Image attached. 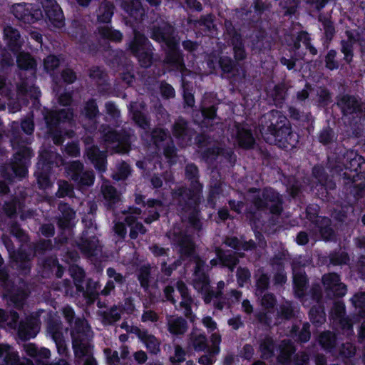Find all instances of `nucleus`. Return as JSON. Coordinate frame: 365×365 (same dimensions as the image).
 I'll return each instance as SVG.
<instances>
[{
    "label": "nucleus",
    "mask_w": 365,
    "mask_h": 365,
    "mask_svg": "<svg viewBox=\"0 0 365 365\" xmlns=\"http://www.w3.org/2000/svg\"><path fill=\"white\" fill-rule=\"evenodd\" d=\"M68 34L76 40L82 50L91 51L94 46L92 36L88 33L86 26L79 20H73L68 29Z\"/></svg>",
    "instance_id": "obj_12"
},
{
    "label": "nucleus",
    "mask_w": 365,
    "mask_h": 365,
    "mask_svg": "<svg viewBox=\"0 0 365 365\" xmlns=\"http://www.w3.org/2000/svg\"><path fill=\"white\" fill-rule=\"evenodd\" d=\"M130 113L132 115V120L135 123L145 131L150 130V120L146 114L138 108H135L132 103L130 104L128 108Z\"/></svg>",
    "instance_id": "obj_48"
},
{
    "label": "nucleus",
    "mask_w": 365,
    "mask_h": 365,
    "mask_svg": "<svg viewBox=\"0 0 365 365\" xmlns=\"http://www.w3.org/2000/svg\"><path fill=\"white\" fill-rule=\"evenodd\" d=\"M101 134L106 143L117 144V152L122 153L128 152L130 145V135L125 130H117L109 125H103Z\"/></svg>",
    "instance_id": "obj_8"
},
{
    "label": "nucleus",
    "mask_w": 365,
    "mask_h": 365,
    "mask_svg": "<svg viewBox=\"0 0 365 365\" xmlns=\"http://www.w3.org/2000/svg\"><path fill=\"white\" fill-rule=\"evenodd\" d=\"M47 21L54 27L61 29L64 26V15L56 0H42L41 2Z\"/></svg>",
    "instance_id": "obj_17"
},
{
    "label": "nucleus",
    "mask_w": 365,
    "mask_h": 365,
    "mask_svg": "<svg viewBox=\"0 0 365 365\" xmlns=\"http://www.w3.org/2000/svg\"><path fill=\"white\" fill-rule=\"evenodd\" d=\"M261 132L262 134L273 137L275 144L282 149L297 148L299 135L293 130L292 125L282 111L271 110L261 119Z\"/></svg>",
    "instance_id": "obj_2"
},
{
    "label": "nucleus",
    "mask_w": 365,
    "mask_h": 365,
    "mask_svg": "<svg viewBox=\"0 0 365 365\" xmlns=\"http://www.w3.org/2000/svg\"><path fill=\"white\" fill-rule=\"evenodd\" d=\"M58 161L63 162L59 154L49 150H44L39 153L36 168L52 171L54 167H59Z\"/></svg>",
    "instance_id": "obj_27"
},
{
    "label": "nucleus",
    "mask_w": 365,
    "mask_h": 365,
    "mask_svg": "<svg viewBox=\"0 0 365 365\" xmlns=\"http://www.w3.org/2000/svg\"><path fill=\"white\" fill-rule=\"evenodd\" d=\"M337 135L329 125L324 127L317 134V140L322 145L326 146L336 140Z\"/></svg>",
    "instance_id": "obj_61"
},
{
    "label": "nucleus",
    "mask_w": 365,
    "mask_h": 365,
    "mask_svg": "<svg viewBox=\"0 0 365 365\" xmlns=\"http://www.w3.org/2000/svg\"><path fill=\"white\" fill-rule=\"evenodd\" d=\"M205 261L201 259H198L196 261L193 273L195 277V282L203 286L209 284L210 282L209 276L205 271Z\"/></svg>",
    "instance_id": "obj_58"
},
{
    "label": "nucleus",
    "mask_w": 365,
    "mask_h": 365,
    "mask_svg": "<svg viewBox=\"0 0 365 365\" xmlns=\"http://www.w3.org/2000/svg\"><path fill=\"white\" fill-rule=\"evenodd\" d=\"M308 284L309 279L304 272H298L294 275L293 289L297 298L302 299L306 296Z\"/></svg>",
    "instance_id": "obj_39"
},
{
    "label": "nucleus",
    "mask_w": 365,
    "mask_h": 365,
    "mask_svg": "<svg viewBox=\"0 0 365 365\" xmlns=\"http://www.w3.org/2000/svg\"><path fill=\"white\" fill-rule=\"evenodd\" d=\"M73 118V110L71 108L58 110H47L43 114L48 130L58 129L61 123L71 121Z\"/></svg>",
    "instance_id": "obj_14"
},
{
    "label": "nucleus",
    "mask_w": 365,
    "mask_h": 365,
    "mask_svg": "<svg viewBox=\"0 0 365 365\" xmlns=\"http://www.w3.org/2000/svg\"><path fill=\"white\" fill-rule=\"evenodd\" d=\"M103 197L108 208L113 209L119 201L116 188L113 185H106L102 190Z\"/></svg>",
    "instance_id": "obj_60"
},
{
    "label": "nucleus",
    "mask_w": 365,
    "mask_h": 365,
    "mask_svg": "<svg viewBox=\"0 0 365 365\" xmlns=\"http://www.w3.org/2000/svg\"><path fill=\"white\" fill-rule=\"evenodd\" d=\"M187 329V322L182 317L171 318L168 322V330L173 335H182Z\"/></svg>",
    "instance_id": "obj_43"
},
{
    "label": "nucleus",
    "mask_w": 365,
    "mask_h": 365,
    "mask_svg": "<svg viewBox=\"0 0 365 365\" xmlns=\"http://www.w3.org/2000/svg\"><path fill=\"white\" fill-rule=\"evenodd\" d=\"M314 225L324 241H331L335 238V232L331 227V221L328 217L319 218Z\"/></svg>",
    "instance_id": "obj_36"
},
{
    "label": "nucleus",
    "mask_w": 365,
    "mask_h": 365,
    "mask_svg": "<svg viewBox=\"0 0 365 365\" xmlns=\"http://www.w3.org/2000/svg\"><path fill=\"white\" fill-rule=\"evenodd\" d=\"M185 178L190 182L189 187L178 186L172 190L171 195L180 210L188 213L187 222L190 226L200 231L202 227L200 219V205L203 185L200 182V170L195 163H189L185 165Z\"/></svg>",
    "instance_id": "obj_1"
},
{
    "label": "nucleus",
    "mask_w": 365,
    "mask_h": 365,
    "mask_svg": "<svg viewBox=\"0 0 365 365\" xmlns=\"http://www.w3.org/2000/svg\"><path fill=\"white\" fill-rule=\"evenodd\" d=\"M72 346L74 354L78 359L87 358L88 356H92L91 353V345L88 341V337L73 338Z\"/></svg>",
    "instance_id": "obj_38"
},
{
    "label": "nucleus",
    "mask_w": 365,
    "mask_h": 365,
    "mask_svg": "<svg viewBox=\"0 0 365 365\" xmlns=\"http://www.w3.org/2000/svg\"><path fill=\"white\" fill-rule=\"evenodd\" d=\"M67 178L79 187L91 186L94 183L95 175L92 170H84L80 160H74L65 167Z\"/></svg>",
    "instance_id": "obj_7"
},
{
    "label": "nucleus",
    "mask_w": 365,
    "mask_h": 365,
    "mask_svg": "<svg viewBox=\"0 0 365 365\" xmlns=\"http://www.w3.org/2000/svg\"><path fill=\"white\" fill-rule=\"evenodd\" d=\"M215 255L220 262V267L227 268L230 272H233L240 262L239 257H242L244 254L230 250H224L220 247L215 249Z\"/></svg>",
    "instance_id": "obj_23"
},
{
    "label": "nucleus",
    "mask_w": 365,
    "mask_h": 365,
    "mask_svg": "<svg viewBox=\"0 0 365 365\" xmlns=\"http://www.w3.org/2000/svg\"><path fill=\"white\" fill-rule=\"evenodd\" d=\"M98 242V238L94 232L90 235L88 230H84L78 240L76 241V245L83 255L92 257L96 254Z\"/></svg>",
    "instance_id": "obj_19"
},
{
    "label": "nucleus",
    "mask_w": 365,
    "mask_h": 365,
    "mask_svg": "<svg viewBox=\"0 0 365 365\" xmlns=\"http://www.w3.org/2000/svg\"><path fill=\"white\" fill-rule=\"evenodd\" d=\"M85 154L88 160L99 173H104L107 169V154L97 145H93L86 149Z\"/></svg>",
    "instance_id": "obj_22"
},
{
    "label": "nucleus",
    "mask_w": 365,
    "mask_h": 365,
    "mask_svg": "<svg viewBox=\"0 0 365 365\" xmlns=\"http://www.w3.org/2000/svg\"><path fill=\"white\" fill-rule=\"evenodd\" d=\"M10 259L12 267L15 268L19 274L27 275L31 269V255L26 250L19 248L10 252Z\"/></svg>",
    "instance_id": "obj_18"
},
{
    "label": "nucleus",
    "mask_w": 365,
    "mask_h": 365,
    "mask_svg": "<svg viewBox=\"0 0 365 365\" xmlns=\"http://www.w3.org/2000/svg\"><path fill=\"white\" fill-rule=\"evenodd\" d=\"M343 116L348 118L351 123L356 125L365 120V103L354 96L344 94L336 102Z\"/></svg>",
    "instance_id": "obj_6"
},
{
    "label": "nucleus",
    "mask_w": 365,
    "mask_h": 365,
    "mask_svg": "<svg viewBox=\"0 0 365 365\" xmlns=\"http://www.w3.org/2000/svg\"><path fill=\"white\" fill-rule=\"evenodd\" d=\"M352 306L355 308L360 318H365V291H359L350 299Z\"/></svg>",
    "instance_id": "obj_57"
},
{
    "label": "nucleus",
    "mask_w": 365,
    "mask_h": 365,
    "mask_svg": "<svg viewBox=\"0 0 365 365\" xmlns=\"http://www.w3.org/2000/svg\"><path fill=\"white\" fill-rule=\"evenodd\" d=\"M236 140L240 148L245 150L252 149L256 143L252 130L246 124L237 123Z\"/></svg>",
    "instance_id": "obj_24"
},
{
    "label": "nucleus",
    "mask_w": 365,
    "mask_h": 365,
    "mask_svg": "<svg viewBox=\"0 0 365 365\" xmlns=\"http://www.w3.org/2000/svg\"><path fill=\"white\" fill-rule=\"evenodd\" d=\"M71 336L73 338H81L88 336L89 327L83 318L78 317L73 322L72 327H71Z\"/></svg>",
    "instance_id": "obj_54"
},
{
    "label": "nucleus",
    "mask_w": 365,
    "mask_h": 365,
    "mask_svg": "<svg viewBox=\"0 0 365 365\" xmlns=\"http://www.w3.org/2000/svg\"><path fill=\"white\" fill-rule=\"evenodd\" d=\"M310 187L312 193L323 202L334 205L338 201L336 185L333 179L326 182H311Z\"/></svg>",
    "instance_id": "obj_9"
},
{
    "label": "nucleus",
    "mask_w": 365,
    "mask_h": 365,
    "mask_svg": "<svg viewBox=\"0 0 365 365\" xmlns=\"http://www.w3.org/2000/svg\"><path fill=\"white\" fill-rule=\"evenodd\" d=\"M219 150L220 147L217 145L205 148L200 153L201 159L207 164H214L220 156Z\"/></svg>",
    "instance_id": "obj_63"
},
{
    "label": "nucleus",
    "mask_w": 365,
    "mask_h": 365,
    "mask_svg": "<svg viewBox=\"0 0 365 365\" xmlns=\"http://www.w3.org/2000/svg\"><path fill=\"white\" fill-rule=\"evenodd\" d=\"M137 278L141 287L145 290L148 289L151 279V266L150 264L148 263L140 267Z\"/></svg>",
    "instance_id": "obj_59"
},
{
    "label": "nucleus",
    "mask_w": 365,
    "mask_h": 365,
    "mask_svg": "<svg viewBox=\"0 0 365 365\" xmlns=\"http://www.w3.org/2000/svg\"><path fill=\"white\" fill-rule=\"evenodd\" d=\"M47 331L53 340L63 337V324L61 320L56 318H50L47 322Z\"/></svg>",
    "instance_id": "obj_62"
},
{
    "label": "nucleus",
    "mask_w": 365,
    "mask_h": 365,
    "mask_svg": "<svg viewBox=\"0 0 365 365\" xmlns=\"http://www.w3.org/2000/svg\"><path fill=\"white\" fill-rule=\"evenodd\" d=\"M290 336L297 342L307 343L311 338L310 324L304 322L300 329L299 325L293 324L290 329Z\"/></svg>",
    "instance_id": "obj_40"
},
{
    "label": "nucleus",
    "mask_w": 365,
    "mask_h": 365,
    "mask_svg": "<svg viewBox=\"0 0 365 365\" xmlns=\"http://www.w3.org/2000/svg\"><path fill=\"white\" fill-rule=\"evenodd\" d=\"M324 55L320 54L317 61L322 64L327 71H336L340 68V61L337 58V51L334 48L327 50Z\"/></svg>",
    "instance_id": "obj_34"
},
{
    "label": "nucleus",
    "mask_w": 365,
    "mask_h": 365,
    "mask_svg": "<svg viewBox=\"0 0 365 365\" xmlns=\"http://www.w3.org/2000/svg\"><path fill=\"white\" fill-rule=\"evenodd\" d=\"M133 333L144 344L147 351L152 355H158L160 352V341L147 329L135 327Z\"/></svg>",
    "instance_id": "obj_21"
},
{
    "label": "nucleus",
    "mask_w": 365,
    "mask_h": 365,
    "mask_svg": "<svg viewBox=\"0 0 365 365\" xmlns=\"http://www.w3.org/2000/svg\"><path fill=\"white\" fill-rule=\"evenodd\" d=\"M252 202L257 210L268 212L279 216L283 212V198L276 190L271 187H264L260 195L253 197Z\"/></svg>",
    "instance_id": "obj_4"
},
{
    "label": "nucleus",
    "mask_w": 365,
    "mask_h": 365,
    "mask_svg": "<svg viewBox=\"0 0 365 365\" xmlns=\"http://www.w3.org/2000/svg\"><path fill=\"white\" fill-rule=\"evenodd\" d=\"M319 343L327 352H333L336 349V336L331 331H324L319 336Z\"/></svg>",
    "instance_id": "obj_50"
},
{
    "label": "nucleus",
    "mask_w": 365,
    "mask_h": 365,
    "mask_svg": "<svg viewBox=\"0 0 365 365\" xmlns=\"http://www.w3.org/2000/svg\"><path fill=\"white\" fill-rule=\"evenodd\" d=\"M323 33L320 37L322 48L328 50L336 35V29L334 23L329 19H325L322 21Z\"/></svg>",
    "instance_id": "obj_35"
},
{
    "label": "nucleus",
    "mask_w": 365,
    "mask_h": 365,
    "mask_svg": "<svg viewBox=\"0 0 365 365\" xmlns=\"http://www.w3.org/2000/svg\"><path fill=\"white\" fill-rule=\"evenodd\" d=\"M150 37L156 42L164 43L166 46L170 42L178 40L175 36L174 27L165 21L151 26Z\"/></svg>",
    "instance_id": "obj_16"
},
{
    "label": "nucleus",
    "mask_w": 365,
    "mask_h": 365,
    "mask_svg": "<svg viewBox=\"0 0 365 365\" xmlns=\"http://www.w3.org/2000/svg\"><path fill=\"white\" fill-rule=\"evenodd\" d=\"M309 317L310 322L315 327L322 326L326 321V313L323 303L312 306L309 312Z\"/></svg>",
    "instance_id": "obj_49"
},
{
    "label": "nucleus",
    "mask_w": 365,
    "mask_h": 365,
    "mask_svg": "<svg viewBox=\"0 0 365 365\" xmlns=\"http://www.w3.org/2000/svg\"><path fill=\"white\" fill-rule=\"evenodd\" d=\"M81 114L89 121H95L100 115L96 99L89 98L83 106Z\"/></svg>",
    "instance_id": "obj_44"
},
{
    "label": "nucleus",
    "mask_w": 365,
    "mask_h": 365,
    "mask_svg": "<svg viewBox=\"0 0 365 365\" xmlns=\"http://www.w3.org/2000/svg\"><path fill=\"white\" fill-rule=\"evenodd\" d=\"M259 351L261 358L263 359H269L274 356L276 344L274 340L269 335H266L259 342Z\"/></svg>",
    "instance_id": "obj_46"
},
{
    "label": "nucleus",
    "mask_w": 365,
    "mask_h": 365,
    "mask_svg": "<svg viewBox=\"0 0 365 365\" xmlns=\"http://www.w3.org/2000/svg\"><path fill=\"white\" fill-rule=\"evenodd\" d=\"M328 156L329 163L333 160L335 164L331 166L341 175L345 185L356 182L358 180H365V158L354 150H346L341 155Z\"/></svg>",
    "instance_id": "obj_3"
},
{
    "label": "nucleus",
    "mask_w": 365,
    "mask_h": 365,
    "mask_svg": "<svg viewBox=\"0 0 365 365\" xmlns=\"http://www.w3.org/2000/svg\"><path fill=\"white\" fill-rule=\"evenodd\" d=\"M16 63L19 69L23 71H35L37 63L29 52L19 51L16 54Z\"/></svg>",
    "instance_id": "obj_42"
},
{
    "label": "nucleus",
    "mask_w": 365,
    "mask_h": 365,
    "mask_svg": "<svg viewBox=\"0 0 365 365\" xmlns=\"http://www.w3.org/2000/svg\"><path fill=\"white\" fill-rule=\"evenodd\" d=\"M97 33L101 38L112 42L118 43L123 39V34L119 30L113 29L108 26H98Z\"/></svg>",
    "instance_id": "obj_53"
},
{
    "label": "nucleus",
    "mask_w": 365,
    "mask_h": 365,
    "mask_svg": "<svg viewBox=\"0 0 365 365\" xmlns=\"http://www.w3.org/2000/svg\"><path fill=\"white\" fill-rule=\"evenodd\" d=\"M53 248V245L51 239H40L30 246L34 256L44 255L48 251H51Z\"/></svg>",
    "instance_id": "obj_55"
},
{
    "label": "nucleus",
    "mask_w": 365,
    "mask_h": 365,
    "mask_svg": "<svg viewBox=\"0 0 365 365\" xmlns=\"http://www.w3.org/2000/svg\"><path fill=\"white\" fill-rule=\"evenodd\" d=\"M312 39L311 34L304 30H301L297 33L295 37L292 39V43H289V46L292 47V50L298 54V56L303 58L305 56L304 52H300L301 43L304 45L305 48L311 44Z\"/></svg>",
    "instance_id": "obj_33"
},
{
    "label": "nucleus",
    "mask_w": 365,
    "mask_h": 365,
    "mask_svg": "<svg viewBox=\"0 0 365 365\" xmlns=\"http://www.w3.org/2000/svg\"><path fill=\"white\" fill-rule=\"evenodd\" d=\"M168 50L165 52V63L172 70L182 72L185 68L183 58V53L180 48L179 39L175 42H170L166 46Z\"/></svg>",
    "instance_id": "obj_15"
},
{
    "label": "nucleus",
    "mask_w": 365,
    "mask_h": 365,
    "mask_svg": "<svg viewBox=\"0 0 365 365\" xmlns=\"http://www.w3.org/2000/svg\"><path fill=\"white\" fill-rule=\"evenodd\" d=\"M172 132L174 137L178 140H185L190 136L188 123L182 117H179L173 125Z\"/></svg>",
    "instance_id": "obj_45"
},
{
    "label": "nucleus",
    "mask_w": 365,
    "mask_h": 365,
    "mask_svg": "<svg viewBox=\"0 0 365 365\" xmlns=\"http://www.w3.org/2000/svg\"><path fill=\"white\" fill-rule=\"evenodd\" d=\"M3 297L15 308L20 309L25 304L28 293L24 287L14 284L13 287H10L3 293Z\"/></svg>",
    "instance_id": "obj_25"
},
{
    "label": "nucleus",
    "mask_w": 365,
    "mask_h": 365,
    "mask_svg": "<svg viewBox=\"0 0 365 365\" xmlns=\"http://www.w3.org/2000/svg\"><path fill=\"white\" fill-rule=\"evenodd\" d=\"M114 5L110 1L102 2L98 10L97 20L99 23L108 24L114 14Z\"/></svg>",
    "instance_id": "obj_52"
},
{
    "label": "nucleus",
    "mask_w": 365,
    "mask_h": 365,
    "mask_svg": "<svg viewBox=\"0 0 365 365\" xmlns=\"http://www.w3.org/2000/svg\"><path fill=\"white\" fill-rule=\"evenodd\" d=\"M272 97L277 107H282L284 103L287 95V91L283 84H277L272 91Z\"/></svg>",
    "instance_id": "obj_64"
},
{
    "label": "nucleus",
    "mask_w": 365,
    "mask_h": 365,
    "mask_svg": "<svg viewBox=\"0 0 365 365\" xmlns=\"http://www.w3.org/2000/svg\"><path fill=\"white\" fill-rule=\"evenodd\" d=\"M231 44L233 48L235 61H243L247 57L245 43L240 34L235 32L231 38Z\"/></svg>",
    "instance_id": "obj_41"
},
{
    "label": "nucleus",
    "mask_w": 365,
    "mask_h": 365,
    "mask_svg": "<svg viewBox=\"0 0 365 365\" xmlns=\"http://www.w3.org/2000/svg\"><path fill=\"white\" fill-rule=\"evenodd\" d=\"M69 272L73 280L76 292L78 293H83V284L86 277L83 269L77 264H73L69 267Z\"/></svg>",
    "instance_id": "obj_47"
},
{
    "label": "nucleus",
    "mask_w": 365,
    "mask_h": 365,
    "mask_svg": "<svg viewBox=\"0 0 365 365\" xmlns=\"http://www.w3.org/2000/svg\"><path fill=\"white\" fill-rule=\"evenodd\" d=\"M322 283L327 297L330 298H341L347 292L346 285L341 282V276L336 272L323 274Z\"/></svg>",
    "instance_id": "obj_11"
},
{
    "label": "nucleus",
    "mask_w": 365,
    "mask_h": 365,
    "mask_svg": "<svg viewBox=\"0 0 365 365\" xmlns=\"http://www.w3.org/2000/svg\"><path fill=\"white\" fill-rule=\"evenodd\" d=\"M125 222L130 227L129 237L132 240H136L139 234L145 235L147 232L146 227L142 222L137 221L136 218L133 216L125 217Z\"/></svg>",
    "instance_id": "obj_56"
},
{
    "label": "nucleus",
    "mask_w": 365,
    "mask_h": 365,
    "mask_svg": "<svg viewBox=\"0 0 365 365\" xmlns=\"http://www.w3.org/2000/svg\"><path fill=\"white\" fill-rule=\"evenodd\" d=\"M122 8L135 22H141L145 16V10L141 0H128L122 3Z\"/></svg>",
    "instance_id": "obj_32"
},
{
    "label": "nucleus",
    "mask_w": 365,
    "mask_h": 365,
    "mask_svg": "<svg viewBox=\"0 0 365 365\" xmlns=\"http://www.w3.org/2000/svg\"><path fill=\"white\" fill-rule=\"evenodd\" d=\"M216 63L222 78L232 79L239 71L237 63L231 57L221 56Z\"/></svg>",
    "instance_id": "obj_28"
},
{
    "label": "nucleus",
    "mask_w": 365,
    "mask_h": 365,
    "mask_svg": "<svg viewBox=\"0 0 365 365\" xmlns=\"http://www.w3.org/2000/svg\"><path fill=\"white\" fill-rule=\"evenodd\" d=\"M288 113L291 119L296 120L303 127H305L306 125L309 126V124H312L314 121L311 113L301 112L294 106H289L288 108Z\"/></svg>",
    "instance_id": "obj_51"
},
{
    "label": "nucleus",
    "mask_w": 365,
    "mask_h": 365,
    "mask_svg": "<svg viewBox=\"0 0 365 365\" xmlns=\"http://www.w3.org/2000/svg\"><path fill=\"white\" fill-rule=\"evenodd\" d=\"M4 39L9 50L16 54L21 49V35L18 29L11 25L4 27Z\"/></svg>",
    "instance_id": "obj_31"
},
{
    "label": "nucleus",
    "mask_w": 365,
    "mask_h": 365,
    "mask_svg": "<svg viewBox=\"0 0 365 365\" xmlns=\"http://www.w3.org/2000/svg\"><path fill=\"white\" fill-rule=\"evenodd\" d=\"M34 155L32 149L26 145H19L13 155L11 168L17 177L24 178L28 174V166Z\"/></svg>",
    "instance_id": "obj_10"
},
{
    "label": "nucleus",
    "mask_w": 365,
    "mask_h": 365,
    "mask_svg": "<svg viewBox=\"0 0 365 365\" xmlns=\"http://www.w3.org/2000/svg\"><path fill=\"white\" fill-rule=\"evenodd\" d=\"M39 322L33 317H26L25 319L19 322L17 335L20 340L26 341L36 337L39 331Z\"/></svg>",
    "instance_id": "obj_20"
},
{
    "label": "nucleus",
    "mask_w": 365,
    "mask_h": 365,
    "mask_svg": "<svg viewBox=\"0 0 365 365\" xmlns=\"http://www.w3.org/2000/svg\"><path fill=\"white\" fill-rule=\"evenodd\" d=\"M128 49L135 56L143 68H149L153 63V47L145 34L135 31L133 38L129 42Z\"/></svg>",
    "instance_id": "obj_5"
},
{
    "label": "nucleus",
    "mask_w": 365,
    "mask_h": 365,
    "mask_svg": "<svg viewBox=\"0 0 365 365\" xmlns=\"http://www.w3.org/2000/svg\"><path fill=\"white\" fill-rule=\"evenodd\" d=\"M168 137H170V133L168 129L158 127L151 130H145L142 135V139L150 145H154L158 150H160L161 145Z\"/></svg>",
    "instance_id": "obj_26"
},
{
    "label": "nucleus",
    "mask_w": 365,
    "mask_h": 365,
    "mask_svg": "<svg viewBox=\"0 0 365 365\" xmlns=\"http://www.w3.org/2000/svg\"><path fill=\"white\" fill-rule=\"evenodd\" d=\"M11 12L18 20L29 24L37 22L43 16L41 9H34L31 4L26 3L13 5Z\"/></svg>",
    "instance_id": "obj_13"
},
{
    "label": "nucleus",
    "mask_w": 365,
    "mask_h": 365,
    "mask_svg": "<svg viewBox=\"0 0 365 365\" xmlns=\"http://www.w3.org/2000/svg\"><path fill=\"white\" fill-rule=\"evenodd\" d=\"M177 245L182 257L190 258L195 256V245L190 235L187 234L180 235Z\"/></svg>",
    "instance_id": "obj_37"
},
{
    "label": "nucleus",
    "mask_w": 365,
    "mask_h": 365,
    "mask_svg": "<svg viewBox=\"0 0 365 365\" xmlns=\"http://www.w3.org/2000/svg\"><path fill=\"white\" fill-rule=\"evenodd\" d=\"M58 210L61 215L57 218V225L61 230L71 229L73 227L76 212L68 203H60Z\"/></svg>",
    "instance_id": "obj_29"
},
{
    "label": "nucleus",
    "mask_w": 365,
    "mask_h": 365,
    "mask_svg": "<svg viewBox=\"0 0 365 365\" xmlns=\"http://www.w3.org/2000/svg\"><path fill=\"white\" fill-rule=\"evenodd\" d=\"M347 39H342L340 41V51L344 54L343 60L348 65L351 64L354 58V45L359 41L360 34L354 35L352 31H346Z\"/></svg>",
    "instance_id": "obj_30"
}]
</instances>
